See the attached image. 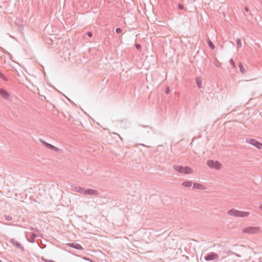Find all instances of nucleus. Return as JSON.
<instances>
[{"label":"nucleus","instance_id":"f257e3e1","mask_svg":"<svg viewBox=\"0 0 262 262\" xmlns=\"http://www.w3.org/2000/svg\"><path fill=\"white\" fill-rule=\"evenodd\" d=\"M173 169L178 172L185 174H190L193 172L192 169L188 166H182L177 165H173Z\"/></svg>","mask_w":262,"mask_h":262},{"label":"nucleus","instance_id":"f03ea898","mask_svg":"<svg viewBox=\"0 0 262 262\" xmlns=\"http://www.w3.org/2000/svg\"><path fill=\"white\" fill-rule=\"evenodd\" d=\"M227 213L235 217H245L249 214V212L239 211L234 209H231L227 211Z\"/></svg>","mask_w":262,"mask_h":262},{"label":"nucleus","instance_id":"7ed1b4c3","mask_svg":"<svg viewBox=\"0 0 262 262\" xmlns=\"http://www.w3.org/2000/svg\"><path fill=\"white\" fill-rule=\"evenodd\" d=\"M39 141L41 142L46 148L50 149L52 150L55 151L57 153L62 154L63 151L62 149L57 148V147L46 142L45 141L41 139H39Z\"/></svg>","mask_w":262,"mask_h":262},{"label":"nucleus","instance_id":"20e7f679","mask_svg":"<svg viewBox=\"0 0 262 262\" xmlns=\"http://www.w3.org/2000/svg\"><path fill=\"white\" fill-rule=\"evenodd\" d=\"M207 165L211 168H214L216 170H219L222 167V164L217 161L209 160L207 161Z\"/></svg>","mask_w":262,"mask_h":262},{"label":"nucleus","instance_id":"39448f33","mask_svg":"<svg viewBox=\"0 0 262 262\" xmlns=\"http://www.w3.org/2000/svg\"><path fill=\"white\" fill-rule=\"evenodd\" d=\"M243 232L249 234H256L260 232V229L257 227H248L243 229Z\"/></svg>","mask_w":262,"mask_h":262},{"label":"nucleus","instance_id":"423d86ee","mask_svg":"<svg viewBox=\"0 0 262 262\" xmlns=\"http://www.w3.org/2000/svg\"><path fill=\"white\" fill-rule=\"evenodd\" d=\"M246 142L250 144H251V145L255 146L258 149L262 148V143H260L259 142L255 140L254 139H252V138L246 139Z\"/></svg>","mask_w":262,"mask_h":262},{"label":"nucleus","instance_id":"0eeeda50","mask_svg":"<svg viewBox=\"0 0 262 262\" xmlns=\"http://www.w3.org/2000/svg\"><path fill=\"white\" fill-rule=\"evenodd\" d=\"M219 255L214 253V252H211L209 254H208L207 255H206L204 257V259L207 261H210L214 259H216L218 258Z\"/></svg>","mask_w":262,"mask_h":262},{"label":"nucleus","instance_id":"6e6552de","mask_svg":"<svg viewBox=\"0 0 262 262\" xmlns=\"http://www.w3.org/2000/svg\"><path fill=\"white\" fill-rule=\"evenodd\" d=\"M84 194L89 195H98L99 194V192L97 190L92 189H85Z\"/></svg>","mask_w":262,"mask_h":262},{"label":"nucleus","instance_id":"1a4fd4ad","mask_svg":"<svg viewBox=\"0 0 262 262\" xmlns=\"http://www.w3.org/2000/svg\"><path fill=\"white\" fill-rule=\"evenodd\" d=\"M0 95L6 100H9L10 97L9 93L4 89H0Z\"/></svg>","mask_w":262,"mask_h":262},{"label":"nucleus","instance_id":"9d476101","mask_svg":"<svg viewBox=\"0 0 262 262\" xmlns=\"http://www.w3.org/2000/svg\"><path fill=\"white\" fill-rule=\"evenodd\" d=\"M37 237V235L34 233H31L29 235H27V239L31 243L35 241V238Z\"/></svg>","mask_w":262,"mask_h":262},{"label":"nucleus","instance_id":"9b49d317","mask_svg":"<svg viewBox=\"0 0 262 262\" xmlns=\"http://www.w3.org/2000/svg\"><path fill=\"white\" fill-rule=\"evenodd\" d=\"M73 190L75 192H79L80 193L84 194L85 188L83 187H80V186H77V187H74L73 188Z\"/></svg>","mask_w":262,"mask_h":262},{"label":"nucleus","instance_id":"f8f14e48","mask_svg":"<svg viewBox=\"0 0 262 262\" xmlns=\"http://www.w3.org/2000/svg\"><path fill=\"white\" fill-rule=\"evenodd\" d=\"M193 188L195 189H202L203 186L198 183H194L193 184Z\"/></svg>","mask_w":262,"mask_h":262},{"label":"nucleus","instance_id":"ddd939ff","mask_svg":"<svg viewBox=\"0 0 262 262\" xmlns=\"http://www.w3.org/2000/svg\"><path fill=\"white\" fill-rule=\"evenodd\" d=\"M191 181H185L182 183V185L186 187H190L192 186Z\"/></svg>","mask_w":262,"mask_h":262},{"label":"nucleus","instance_id":"4468645a","mask_svg":"<svg viewBox=\"0 0 262 262\" xmlns=\"http://www.w3.org/2000/svg\"><path fill=\"white\" fill-rule=\"evenodd\" d=\"M207 43L211 49H212V50L214 49L215 46L213 45V42L211 41V40L209 38H208V39H207Z\"/></svg>","mask_w":262,"mask_h":262},{"label":"nucleus","instance_id":"2eb2a0df","mask_svg":"<svg viewBox=\"0 0 262 262\" xmlns=\"http://www.w3.org/2000/svg\"><path fill=\"white\" fill-rule=\"evenodd\" d=\"M195 82H196V85L199 88H200L201 86V84H202V79H201V78H199V77L196 78Z\"/></svg>","mask_w":262,"mask_h":262},{"label":"nucleus","instance_id":"dca6fc26","mask_svg":"<svg viewBox=\"0 0 262 262\" xmlns=\"http://www.w3.org/2000/svg\"><path fill=\"white\" fill-rule=\"evenodd\" d=\"M238 66H239L240 72L242 74H244L246 72V70L241 62H239Z\"/></svg>","mask_w":262,"mask_h":262},{"label":"nucleus","instance_id":"f3484780","mask_svg":"<svg viewBox=\"0 0 262 262\" xmlns=\"http://www.w3.org/2000/svg\"><path fill=\"white\" fill-rule=\"evenodd\" d=\"M184 241H185V242L184 244H187V245H191V244H192V243H191V242H192V241H194V239H190V238L185 239H184Z\"/></svg>","mask_w":262,"mask_h":262},{"label":"nucleus","instance_id":"a211bd4d","mask_svg":"<svg viewBox=\"0 0 262 262\" xmlns=\"http://www.w3.org/2000/svg\"><path fill=\"white\" fill-rule=\"evenodd\" d=\"M11 243L13 245V246H21L20 243L17 241H15L14 239H11Z\"/></svg>","mask_w":262,"mask_h":262},{"label":"nucleus","instance_id":"6ab92c4d","mask_svg":"<svg viewBox=\"0 0 262 262\" xmlns=\"http://www.w3.org/2000/svg\"><path fill=\"white\" fill-rule=\"evenodd\" d=\"M236 44L238 48H241L242 47V44L240 39L237 38L236 39Z\"/></svg>","mask_w":262,"mask_h":262},{"label":"nucleus","instance_id":"aec40b11","mask_svg":"<svg viewBox=\"0 0 262 262\" xmlns=\"http://www.w3.org/2000/svg\"><path fill=\"white\" fill-rule=\"evenodd\" d=\"M0 78H1L2 79H3L5 81H8V79L1 72H0Z\"/></svg>","mask_w":262,"mask_h":262},{"label":"nucleus","instance_id":"412c9836","mask_svg":"<svg viewBox=\"0 0 262 262\" xmlns=\"http://www.w3.org/2000/svg\"><path fill=\"white\" fill-rule=\"evenodd\" d=\"M0 78H1L2 79H3L5 81H8V79L1 72H0Z\"/></svg>","mask_w":262,"mask_h":262},{"label":"nucleus","instance_id":"4be33fe9","mask_svg":"<svg viewBox=\"0 0 262 262\" xmlns=\"http://www.w3.org/2000/svg\"><path fill=\"white\" fill-rule=\"evenodd\" d=\"M0 78H1L2 79H3L5 81H8V79L1 72H0Z\"/></svg>","mask_w":262,"mask_h":262},{"label":"nucleus","instance_id":"5701e85b","mask_svg":"<svg viewBox=\"0 0 262 262\" xmlns=\"http://www.w3.org/2000/svg\"><path fill=\"white\" fill-rule=\"evenodd\" d=\"M230 63H231V64L232 66V67H233V68H236V65H235V63L234 62V61H233V60L232 59H230Z\"/></svg>","mask_w":262,"mask_h":262},{"label":"nucleus","instance_id":"b1692460","mask_svg":"<svg viewBox=\"0 0 262 262\" xmlns=\"http://www.w3.org/2000/svg\"><path fill=\"white\" fill-rule=\"evenodd\" d=\"M66 246H81L80 245H79V244H74V243H68L66 244Z\"/></svg>","mask_w":262,"mask_h":262},{"label":"nucleus","instance_id":"393cba45","mask_svg":"<svg viewBox=\"0 0 262 262\" xmlns=\"http://www.w3.org/2000/svg\"><path fill=\"white\" fill-rule=\"evenodd\" d=\"M116 32L117 33V34H120L122 32V29L120 28H117L116 29Z\"/></svg>","mask_w":262,"mask_h":262},{"label":"nucleus","instance_id":"a878e982","mask_svg":"<svg viewBox=\"0 0 262 262\" xmlns=\"http://www.w3.org/2000/svg\"><path fill=\"white\" fill-rule=\"evenodd\" d=\"M178 9H179V10H183V9H184V6H183V5L182 4H179L178 5Z\"/></svg>","mask_w":262,"mask_h":262},{"label":"nucleus","instance_id":"bb28decb","mask_svg":"<svg viewBox=\"0 0 262 262\" xmlns=\"http://www.w3.org/2000/svg\"><path fill=\"white\" fill-rule=\"evenodd\" d=\"M5 219L7 221H11L12 219V217L11 216L8 215L5 216Z\"/></svg>","mask_w":262,"mask_h":262},{"label":"nucleus","instance_id":"cd10ccee","mask_svg":"<svg viewBox=\"0 0 262 262\" xmlns=\"http://www.w3.org/2000/svg\"><path fill=\"white\" fill-rule=\"evenodd\" d=\"M86 35L89 37H92V36H93V33L91 32H88L86 33Z\"/></svg>","mask_w":262,"mask_h":262},{"label":"nucleus","instance_id":"c85d7f7f","mask_svg":"<svg viewBox=\"0 0 262 262\" xmlns=\"http://www.w3.org/2000/svg\"><path fill=\"white\" fill-rule=\"evenodd\" d=\"M170 92V89L169 87H166V90H165V93L167 94H168Z\"/></svg>","mask_w":262,"mask_h":262},{"label":"nucleus","instance_id":"c756f323","mask_svg":"<svg viewBox=\"0 0 262 262\" xmlns=\"http://www.w3.org/2000/svg\"><path fill=\"white\" fill-rule=\"evenodd\" d=\"M136 48L138 50H140L141 48V46L140 44H136Z\"/></svg>","mask_w":262,"mask_h":262},{"label":"nucleus","instance_id":"7c9ffc66","mask_svg":"<svg viewBox=\"0 0 262 262\" xmlns=\"http://www.w3.org/2000/svg\"><path fill=\"white\" fill-rule=\"evenodd\" d=\"M73 248L78 250H83L82 247H72Z\"/></svg>","mask_w":262,"mask_h":262},{"label":"nucleus","instance_id":"2f4dec72","mask_svg":"<svg viewBox=\"0 0 262 262\" xmlns=\"http://www.w3.org/2000/svg\"><path fill=\"white\" fill-rule=\"evenodd\" d=\"M140 126L143 127H144V128H146V127H149L148 125H140Z\"/></svg>","mask_w":262,"mask_h":262},{"label":"nucleus","instance_id":"473e14b6","mask_svg":"<svg viewBox=\"0 0 262 262\" xmlns=\"http://www.w3.org/2000/svg\"><path fill=\"white\" fill-rule=\"evenodd\" d=\"M17 247L19 248L21 251H24L23 247L20 246V247Z\"/></svg>","mask_w":262,"mask_h":262},{"label":"nucleus","instance_id":"72a5a7b5","mask_svg":"<svg viewBox=\"0 0 262 262\" xmlns=\"http://www.w3.org/2000/svg\"><path fill=\"white\" fill-rule=\"evenodd\" d=\"M42 260L47 262L48 260L45 259V258H43V257L41 258Z\"/></svg>","mask_w":262,"mask_h":262},{"label":"nucleus","instance_id":"f704fd0d","mask_svg":"<svg viewBox=\"0 0 262 262\" xmlns=\"http://www.w3.org/2000/svg\"><path fill=\"white\" fill-rule=\"evenodd\" d=\"M47 262H55L52 260H48Z\"/></svg>","mask_w":262,"mask_h":262},{"label":"nucleus","instance_id":"c9c22d12","mask_svg":"<svg viewBox=\"0 0 262 262\" xmlns=\"http://www.w3.org/2000/svg\"><path fill=\"white\" fill-rule=\"evenodd\" d=\"M245 10H246V11H248V8L246 7V8H245Z\"/></svg>","mask_w":262,"mask_h":262},{"label":"nucleus","instance_id":"e433bc0d","mask_svg":"<svg viewBox=\"0 0 262 262\" xmlns=\"http://www.w3.org/2000/svg\"><path fill=\"white\" fill-rule=\"evenodd\" d=\"M41 249H43L44 248H45L46 247H44V246H42V247H40Z\"/></svg>","mask_w":262,"mask_h":262},{"label":"nucleus","instance_id":"4c0bfd02","mask_svg":"<svg viewBox=\"0 0 262 262\" xmlns=\"http://www.w3.org/2000/svg\"><path fill=\"white\" fill-rule=\"evenodd\" d=\"M260 208L261 209V210H262V205H260Z\"/></svg>","mask_w":262,"mask_h":262},{"label":"nucleus","instance_id":"58836bf2","mask_svg":"<svg viewBox=\"0 0 262 262\" xmlns=\"http://www.w3.org/2000/svg\"><path fill=\"white\" fill-rule=\"evenodd\" d=\"M0 262H1V260H0Z\"/></svg>","mask_w":262,"mask_h":262}]
</instances>
